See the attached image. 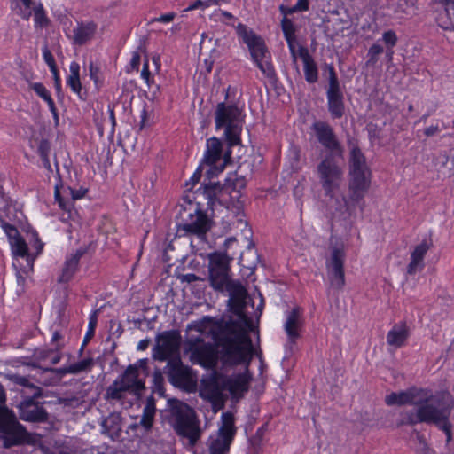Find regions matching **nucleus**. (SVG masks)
I'll list each match as a JSON object with an SVG mask.
<instances>
[{
  "label": "nucleus",
  "mask_w": 454,
  "mask_h": 454,
  "mask_svg": "<svg viewBox=\"0 0 454 454\" xmlns=\"http://www.w3.org/2000/svg\"><path fill=\"white\" fill-rule=\"evenodd\" d=\"M181 337L175 331H166L158 335L153 348V358L160 362L180 357Z\"/></svg>",
  "instance_id": "obj_13"
},
{
  "label": "nucleus",
  "mask_w": 454,
  "mask_h": 454,
  "mask_svg": "<svg viewBox=\"0 0 454 454\" xmlns=\"http://www.w3.org/2000/svg\"><path fill=\"white\" fill-rule=\"evenodd\" d=\"M299 55L304 64V75L306 81L309 83H315L318 79V72L314 59L309 54L307 49L303 47L300 48Z\"/></svg>",
  "instance_id": "obj_29"
},
{
  "label": "nucleus",
  "mask_w": 454,
  "mask_h": 454,
  "mask_svg": "<svg viewBox=\"0 0 454 454\" xmlns=\"http://www.w3.org/2000/svg\"><path fill=\"white\" fill-rule=\"evenodd\" d=\"M202 168H203V164H200L199 166V168H197V170L192 175V176L191 177L190 182L186 183V186H188L190 184L192 185H194L195 184H197L200 181V179L201 177Z\"/></svg>",
  "instance_id": "obj_56"
},
{
  "label": "nucleus",
  "mask_w": 454,
  "mask_h": 454,
  "mask_svg": "<svg viewBox=\"0 0 454 454\" xmlns=\"http://www.w3.org/2000/svg\"><path fill=\"white\" fill-rule=\"evenodd\" d=\"M54 196H55L56 201L59 203V207L61 209H63L64 211H66V213L67 214V218H71L72 217V207H73V205H72L71 202H65L64 201L63 198L60 195L59 189V187L57 185L55 186Z\"/></svg>",
  "instance_id": "obj_44"
},
{
  "label": "nucleus",
  "mask_w": 454,
  "mask_h": 454,
  "mask_svg": "<svg viewBox=\"0 0 454 454\" xmlns=\"http://www.w3.org/2000/svg\"><path fill=\"white\" fill-rule=\"evenodd\" d=\"M196 9H206L204 6V1L203 0H196L192 4H191L187 8L184 9V12H189Z\"/></svg>",
  "instance_id": "obj_60"
},
{
  "label": "nucleus",
  "mask_w": 454,
  "mask_h": 454,
  "mask_svg": "<svg viewBox=\"0 0 454 454\" xmlns=\"http://www.w3.org/2000/svg\"><path fill=\"white\" fill-rule=\"evenodd\" d=\"M54 353V350L53 349H37L35 350V357L37 359V360H45L47 359L48 357L51 356V354Z\"/></svg>",
  "instance_id": "obj_54"
},
{
  "label": "nucleus",
  "mask_w": 454,
  "mask_h": 454,
  "mask_svg": "<svg viewBox=\"0 0 454 454\" xmlns=\"http://www.w3.org/2000/svg\"><path fill=\"white\" fill-rule=\"evenodd\" d=\"M210 228V219L203 212L198 211L195 215H192L190 223L178 224L176 231L180 237L195 235L204 240Z\"/></svg>",
  "instance_id": "obj_18"
},
{
  "label": "nucleus",
  "mask_w": 454,
  "mask_h": 454,
  "mask_svg": "<svg viewBox=\"0 0 454 454\" xmlns=\"http://www.w3.org/2000/svg\"><path fill=\"white\" fill-rule=\"evenodd\" d=\"M222 380V378L216 376L208 380L204 388L207 393L208 398L217 400L221 397L223 391L226 390Z\"/></svg>",
  "instance_id": "obj_32"
},
{
  "label": "nucleus",
  "mask_w": 454,
  "mask_h": 454,
  "mask_svg": "<svg viewBox=\"0 0 454 454\" xmlns=\"http://www.w3.org/2000/svg\"><path fill=\"white\" fill-rule=\"evenodd\" d=\"M145 389V380L140 378L136 366L129 365L123 373L106 387L104 398L110 403H120L128 408L132 406L133 400L140 398Z\"/></svg>",
  "instance_id": "obj_5"
},
{
  "label": "nucleus",
  "mask_w": 454,
  "mask_h": 454,
  "mask_svg": "<svg viewBox=\"0 0 454 454\" xmlns=\"http://www.w3.org/2000/svg\"><path fill=\"white\" fill-rule=\"evenodd\" d=\"M344 259L345 252L342 247H334L332 248L331 257L326 262V268L329 271V278L332 286L340 289L345 285L344 277Z\"/></svg>",
  "instance_id": "obj_19"
},
{
  "label": "nucleus",
  "mask_w": 454,
  "mask_h": 454,
  "mask_svg": "<svg viewBox=\"0 0 454 454\" xmlns=\"http://www.w3.org/2000/svg\"><path fill=\"white\" fill-rule=\"evenodd\" d=\"M215 127L224 129V137L230 147L240 144L244 123L242 110L234 104L219 103L215 113Z\"/></svg>",
  "instance_id": "obj_9"
},
{
  "label": "nucleus",
  "mask_w": 454,
  "mask_h": 454,
  "mask_svg": "<svg viewBox=\"0 0 454 454\" xmlns=\"http://www.w3.org/2000/svg\"><path fill=\"white\" fill-rule=\"evenodd\" d=\"M398 37L396 33L392 30H387L382 34V42L386 46V55L389 59H392L394 55V47L396 45Z\"/></svg>",
  "instance_id": "obj_34"
},
{
  "label": "nucleus",
  "mask_w": 454,
  "mask_h": 454,
  "mask_svg": "<svg viewBox=\"0 0 454 454\" xmlns=\"http://www.w3.org/2000/svg\"><path fill=\"white\" fill-rule=\"evenodd\" d=\"M228 321L215 320L211 317H205L201 322L196 324L193 329L198 332L197 335H189L184 344L185 354L189 355L190 361L192 364L214 370L218 364L219 357L223 364L247 365L253 355V345L249 347L248 356L239 362L225 361L223 356V348L222 338L224 336L225 325Z\"/></svg>",
  "instance_id": "obj_2"
},
{
  "label": "nucleus",
  "mask_w": 454,
  "mask_h": 454,
  "mask_svg": "<svg viewBox=\"0 0 454 454\" xmlns=\"http://www.w3.org/2000/svg\"><path fill=\"white\" fill-rule=\"evenodd\" d=\"M0 433L4 434L3 445L11 448L24 443H30L32 437L21 425L15 413L6 406V395L0 384Z\"/></svg>",
  "instance_id": "obj_8"
},
{
  "label": "nucleus",
  "mask_w": 454,
  "mask_h": 454,
  "mask_svg": "<svg viewBox=\"0 0 454 454\" xmlns=\"http://www.w3.org/2000/svg\"><path fill=\"white\" fill-rule=\"evenodd\" d=\"M34 20L35 26L40 27H44L49 24V20L46 17L42 5L34 8Z\"/></svg>",
  "instance_id": "obj_40"
},
{
  "label": "nucleus",
  "mask_w": 454,
  "mask_h": 454,
  "mask_svg": "<svg viewBox=\"0 0 454 454\" xmlns=\"http://www.w3.org/2000/svg\"><path fill=\"white\" fill-rule=\"evenodd\" d=\"M420 389H409L407 391H401L399 393H391L386 396V403L387 405H403L419 403V395Z\"/></svg>",
  "instance_id": "obj_25"
},
{
  "label": "nucleus",
  "mask_w": 454,
  "mask_h": 454,
  "mask_svg": "<svg viewBox=\"0 0 454 454\" xmlns=\"http://www.w3.org/2000/svg\"><path fill=\"white\" fill-rule=\"evenodd\" d=\"M236 30L239 37L247 44L256 67L266 77L273 78L275 76V70L270 61V53L267 49L264 40L243 24H239Z\"/></svg>",
  "instance_id": "obj_10"
},
{
  "label": "nucleus",
  "mask_w": 454,
  "mask_h": 454,
  "mask_svg": "<svg viewBox=\"0 0 454 454\" xmlns=\"http://www.w3.org/2000/svg\"><path fill=\"white\" fill-rule=\"evenodd\" d=\"M62 348V346L60 344H57L54 348V353H56L52 357H51V364H57L60 362L61 360V355L59 353L60 349Z\"/></svg>",
  "instance_id": "obj_59"
},
{
  "label": "nucleus",
  "mask_w": 454,
  "mask_h": 454,
  "mask_svg": "<svg viewBox=\"0 0 454 454\" xmlns=\"http://www.w3.org/2000/svg\"><path fill=\"white\" fill-rule=\"evenodd\" d=\"M9 241L12 254L15 256L27 257V261H29L27 245L20 234L13 239H10Z\"/></svg>",
  "instance_id": "obj_33"
},
{
  "label": "nucleus",
  "mask_w": 454,
  "mask_h": 454,
  "mask_svg": "<svg viewBox=\"0 0 454 454\" xmlns=\"http://www.w3.org/2000/svg\"><path fill=\"white\" fill-rule=\"evenodd\" d=\"M139 64H140V54L137 51H134L132 58H131L130 65L133 69L137 70L139 67Z\"/></svg>",
  "instance_id": "obj_61"
},
{
  "label": "nucleus",
  "mask_w": 454,
  "mask_h": 454,
  "mask_svg": "<svg viewBox=\"0 0 454 454\" xmlns=\"http://www.w3.org/2000/svg\"><path fill=\"white\" fill-rule=\"evenodd\" d=\"M419 408L423 423L440 425L450 419L454 406L452 397L449 394L433 395L430 391L420 389L419 395Z\"/></svg>",
  "instance_id": "obj_7"
},
{
  "label": "nucleus",
  "mask_w": 454,
  "mask_h": 454,
  "mask_svg": "<svg viewBox=\"0 0 454 454\" xmlns=\"http://www.w3.org/2000/svg\"><path fill=\"white\" fill-rule=\"evenodd\" d=\"M309 0H297L296 4L291 8H286L284 5L279 7L281 12L285 15L292 14L298 12H305L309 10Z\"/></svg>",
  "instance_id": "obj_37"
},
{
  "label": "nucleus",
  "mask_w": 454,
  "mask_h": 454,
  "mask_svg": "<svg viewBox=\"0 0 454 454\" xmlns=\"http://www.w3.org/2000/svg\"><path fill=\"white\" fill-rule=\"evenodd\" d=\"M96 26L93 23L79 25L74 28V40L78 44H83L90 40L95 33Z\"/></svg>",
  "instance_id": "obj_31"
},
{
  "label": "nucleus",
  "mask_w": 454,
  "mask_h": 454,
  "mask_svg": "<svg viewBox=\"0 0 454 454\" xmlns=\"http://www.w3.org/2000/svg\"><path fill=\"white\" fill-rule=\"evenodd\" d=\"M410 335V330L406 323L400 322L395 324L387 333V342L389 346L395 348L403 347Z\"/></svg>",
  "instance_id": "obj_26"
},
{
  "label": "nucleus",
  "mask_w": 454,
  "mask_h": 454,
  "mask_svg": "<svg viewBox=\"0 0 454 454\" xmlns=\"http://www.w3.org/2000/svg\"><path fill=\"white\" fill-rule=\"evenodd\" d=\"M430 248V244L423 241L416 246L411 254V262L407 266V274L414 275L424 269V257Z\"/></svg>",
  "instance_id": "obj_24"
},
{
  "label": "nucleus",
  "mask_w": 454,
  "mask_h": 454,
  "mask_svg": "<svg viewBox=\"0 0 454 454\" xmlns=\"http://www.w3.org/2000/svg\"><path fill=\"white\" fill-rule=\"evenodd\" d=\"M222 154V142L216 137H211L207 139V149L204 153V158L201 164H205L209 167V168L207 170V174L209 177L216 176L218 173L222 172L225 167L226 162L231 158L230 151L224 153L223 160Z\"/></svg>",
  "instance_id": "obj_15"
},
{
  "label": "nucleus",
  "mask_w": 454,
  "mask_h": 454,
  "mask_svg": "<svg viewBox=\"0 0 454 454\" xmlns=\"http://www.w3.org/2000/svg\"><path fill=\"white\" fill-rule=\"evenodd\" d=\"M70 74L67 78V84L71 90L79 96L80 98H83L82 96V83L80 81V65L73 61L69 67Z\"/></svg>",
  "instance_id": "obj_30"
},
{
  "label": "nucleus",
  "mask_w": 454,
  "mask_h": 454,
  "mask_svg": "<svg viewBox=\"0 0 454 454\" xmlns=\"http://www.w3.org/2000/svg\"><path fill=\"white\" fill-rule=\"evenodd\" d=\"M168 380L175 387L187 388L192 384V371L184 365L180 357L170 359L165 367Z\"/></svg>",
  "instance_id": "obj_17"
},
{
  "label": "nucleus",
  "mask_w": 454,
  "mask_h": 454,
  "mask_svg": "<svg viewBox=\"0 0 454 454\" xmlns=\"http://www.w3.org/2000/svg\"><path fill=\"white\" fill-rule=\"evenodd\" d=\"M170 412L176 434L187 438L189 444L194 446L201 436L200 420L194 411L186 403L174 400Z\"/></svg>",
  "instance_id": "obj_11"
},
{
  "label": "nucleus",
  "mask_w": 454,
  "mask_h": 454,
  "mask_svg": "<svg viewBox=\"0 0 454 454\" xmlns=\"http://www.w3.org/2000/svg\"><path fill=\"white\" fill-rule=\"evenodd\" d=\"M281 27L286 40L295 39V28L291 20L284 17L281 20Z\"/></svg>",
  "instance_id": "obj_39"
},
{
  "label": "nucleus",
  "mask_w": 454,
  "mask_h": 454,
  "mask_svg": "<svg viewBox=\"0 0 454 454\" xmlns=\"http://www.w3.org/2000/svg\"><path fill=\"white\" fill-rule=\"evenodd\" d=\"M147 364H148V359L144 358V359H139L133 365L136 366L137 372H139V370H142L144 372H145L147 370Z\"/></svg>",
  "instance_id": "obj_62"
},
{
  "label": "nucleus",
  "mask_w": 454,
  "mask_h": 454,
  "mask_svg": "<svg viewBox=\"0 0 454 454\" xmlns=\"http://www.w3.org/2000/svg\"><path fill=\"white\" fill-rule=\"evenodd\" d=\"M31 89L43 100H48L51 97V93L45 88V86L41 82L32 83L30 85Z\"/></svg>",
  "instance_id": "obj_47"
},
{
  "label": "nucleus",
  "mask_w": 454,
  "mask_h": 454,
  "mask_svg": "<svg viewBox=\"0 0 454 454\" xmlns=\"http://www.w3.org/2000/svg\"><path fill=\"white\" fill-rule=\"evenodd\" d=\"M164 379L160 371H156L153 373V392L158 394L160 397L164 396Z\"/></svg>",
  "instance_id": "obj_42"
},
{
  "label": "nucleus",
  "mask_w": 454,
  "mask_h": 454,
  "mask_svg": "<svg viewBox=\"0 0 454 454\" xmlns=\"http://www.w3.org/2000/svg\"><path fill=\"white\" fill-rule=\"evenodd\" d=\"M403 419L404 420L402 422L403 424L407 423L410 425H415L418 423H423V420H420L421 416L419 414V410L418 407L416 408L415 411H410L405 412L403 415Z\"/></svg>",
  "instance_id": "obj_46"
},
{
  "label": "nucleus",
  "mask_w": 454,
  "mask_h": 454,
  "mask_svg": "<svg viewBox=\"0 0 454 454\" xmlns=\"http://www.w3.org/2000/svg\"><path fill=\"white\" fill-rule=\"evenodd\" d=\"M20 418L28 422H44L48 419V413L38 403L23 399L18 405Z\"/></svg>",
  "instance_id": "obj_20"
},
{
  "label": "nucleus",
  "mask_w": 454,
  "mask_h": 454,
  "mask_svg": "<svg viewBox=\"0 0 454 454\" xmlns=\"http://www.w3.org/2000/svg\"><path fill=\"white\" fill-rule=\"evenodd\" d=\"M236 433L237 428L233 414L231 412H223L221 425L216 434L208 439V453L229 454Z\"/></svg>",
  "instance_id": "obj_12"
},
{
  "label": "nucleus",
  "mask_w": 454,
  "mask_h": 454,
  "mask_svg": "<svg viewBox=\"0 0 454 454\" xmlns=\"http://www.w3.org/2000/svg\"><path fill=\"white\" fill-rule=\"evenodd\" d=\"M0 225L9 239H13L15 238V236H18V234H20L15 226L6 223L3 219H0Z\"/></svg>",
  "instance_id": "obj_49"
},
{
  "label": "nucleus",
  "mask_w": 454,
  "mask_h": 454,
  "mask_svg": "<svg viewBox=\"0 0 454 454\" xmlns=\"http://www.w3.org/2000/svg\"><path fill=\"white\" fill-rule=\"evenodd\" d=\"M5 378L22 388L26 387L30 383L28 377L22 376L18 373H7L5 374Z\"/></svg>",
  "instance_id": "obj_45"
},
{
  "label": "nucleus",
  "mask_w": 454,
  "mask_h": 454,
  "mask_svg": "<svg viewBox=\"0 0 454 454\" xmlns=\"http://www.w3.org/2000/svg\"><path fill=\"white\" fill-rule=\"evenodd\" d=\"M156 411V401L153 395H152L146 398L139 422L131 425L130 428L136 429L141 427H143L145 433L150 432L154 423Z\"/></svg>",
  "instance_id": "obj_21"
},
{
  "label": "nucleus",
  "mask_w": 454,
  "mask_h": 454,
  "mask_svg": "<svg viewBox=\"0 0 454 454\" xmlns=\"http://www.w3.org/2000/svg\"><path fill=\"white\" fill-rule=\"evenodd\" d=\"M384 48L379 43H373L368 50L367 65L374 66L379 61V56L383 53Z\"/></svg>",
  "instance_id": "obj_38"
},
{
  "label": "nucleus",
  "mask_w": 454,
  "mask_h": 454,
  "mask_svg": "<svg viewBox=\"0 0 454 454\" xmlns=\"http://www.w3.org/2000/svg\"><path fill=\"white\" fill-rule=\"evenodd\" d=\"M141 77L145 80L147 85L150 86L153 81L151 80V73L149 71V65L147 59L144 62L143 68L141 71Z\"/></svg>",
  "instance_id": "obj_53"
},
{
  "label": "nucleus",
  "mask_w": 454,
  "mask_h": 454,
  "mask_svg": "<svg viewBox=\"0 0 454 454\" xmlns=\"http://www.w3.org/2000/svg\"><path fill=\"white\" fill-rule=\"evenodd\" d=\"M174 18H175V13L168 12V13L161 15L159 18L153 19V21L168 23V22H171L174 20Z\"/></svg>",
  "instance_id": "obj_57"
},
{
  "label": "nucleus",
  "mask_w": 454,
  "mask_h": 454,
  "mask_svg": "<svg viewBox=\"0 0 454 454\" xmlns=\"http://www.w3.org/2000/svg\"><path fill=\"white\" fill-rule=\"evenodd\" d=\"M38 152L41 158L49 157L50 144L46 140H43L38 147Z\"/></svg>",
  "instance_id": "obj_55"
},
{
  "label": "nucleus",
  "mask_w": 454,
  "mask_h": 454,
  "mask_svg": "<svg viewBox=\"0 0 454 454\" xmlns=\"http://www.w3.org/2000/svg\"><path fill=\"white\" fill-rule=\"evenodd\" d=\"M302 326L301 313L300 308H294L287 312L284 329L290 342H295L300 337V330Z\"/></svg>",
  "instance_id": "obj_22"
},
{
  "label": "nucleus",
  "mask_w": 454,
  "mask_h": 454,
  "mask_svg": "<svg viewBox=\"0 0 454 454\" xmlns=\"http://www.w3.org/2000/svg\"><path fill=\"white\" fill-rule=\"evenodd\" d=\"M439 132V127L437 125L435 126H430L428 128H427L425 130H424V133L427 137H432V136H434L436 133Z\"/></svg>",
  "instance_id": "obj_64"
},
{
  "label": "nucleus",
  "mask_w": 454,
  "mask_h": 454,
  "mask_svg": "<svg viewBox=\"0 0 454 454\" xmlns=\"http://www.w3.org/2000/svg\"><path fill=\"white\" fill-rule=\"evenodd\" d=\"M441 430H442L446 434V442L449 443L452 439V425L450 422L449 419L442 422L440 425L437 426Z\"/></svg>",
  "instance_id": "obj_52"
},
{
  "label": "nucleus",
  "mask_w": 454,
  "mask_h": 454,
  "mask_svg": "<svg viewBox=\"0 0 454 454\" xmlns=\"http://www.w3.org/2000/svg\"><path fill=\"white\" fill-rule=\"evenodd\" d=\"M222 383L224 384L226 390L233 395L243 394L248 389V379L243 373L223 378Z\"/></svg>",
  "instance_id": "obj_27"
},
{
  "label": "nucleus",
  "mask_w": 454,
  "mask_h": 454,
  "mask_svg": "<svg viewBox=\"0 0 454 454\" xmlns=\"http://www.w3.org/2000/svg\"><path fill=\"white\" fill-rule=\"evenodd\" d=\"M230 260L225 253L209 254L208 280L215 291L229 293L228 307L236 319H229L225 325V334L221 340L223 356L225 361L239 362L248 356L251 339L247 329L251 326V321L244 313L247 292L240 282L231 278Z\"/></svg>",
  "instance_id": "obj_1"
},
{
  "label": "nucleus",
  "mask_w": 454,
  "mask_h": 454,
  "mask_svg": "<svg viewBox=\"0 0 454 454\" xmlns=\"http://www.w3.org/2000/svg\"><path fill=\"white\" fill-rule=\"evenodd\" d=\"M349 153V182L348 191L351 192V201L358 203L364 198L371 185V171L365 157L358 145L348 140Z\"/></svg>",
  "instance_id": "obj_6"
},
{
  "label": "nucleus",
  "mask_w": 454,
  "mask_h": 454,
  "mask_svg": "<svg viewBox=\"0 0 454 454\" xmlns=\"http://www.w3.org/2000/svg\"><path fill=\"white\" fill-rule=\"evenodd\" d=\"M416 439L418 441V446L415 449L417 454H435L434 450L429 447L422 434L418 433Z\"/></svg>",
  "instance_id": "obj_41"
},
{
  "label": "nucleus",
  "mask_w": 454,
  "mask_h": 454,
  "mask_svg": "<svg viewBox=\"0 0 454 454\" xmlns=\"http://www.w3.org/2000/svg\"><path fill=\"white\" fill-rule=\"evenodd\" d=\"M20 393L24 399L35 401V399L42 396V388L30 381L26 387L20 390Z\"/></svg>",
  "instance_id": "obj_36"
},
{
  "label": "nucleus",
  "mask_w": 454,
  "mask_h": 454,
  "mask_svg": "<svg viewBox=\"0 0 454 454\" xmlns=\"http://www.w3.org/2000/svg\"><path fill=\"white\" fill-rule=\"evenodd\" d=\"M327 108L333 119H340L345 114L344 95L333 67H329V84L326 90Z\"/></svg>",
  "instance_id": "obj_16"
},
{
  "label": "nucleus",
  "mask_w": 454,
  "mask_h": 454,
  "mask_svg": "<svg viewBox=\"0 0 454 454\" xmlns=\"http://www.w3.org/2000/svg\"><path fill=\"white\" fill-rule=\"evenodd\" d=\"M46 102H47L50 111L53 114L55 120L58 121L59 120L58 111H57V108H56L53 99L51 98H50L48 100H46Z\"/></svg>",
  "instance_id": "obj_63"
},
{
  "label": "nucleus",
  "mask_w": 454,
  "mask_h": 454,
  "mask_svg": "<svg viewBox=\"0 0 454 454\" xmlns=\"http://www.w3.org/2000/svg\"><path fill=\"white\" fill-rule=\"evenodd\" d=\"M93 365L94 359L92 357H88L77 363L69 364V372H71V374L73 375H77L82 372H89L91 371Z\"/></svg>",
  "instance_id": "obj_35"
},
{
  "label": "nucleus",
  "mask_w": 454,
  "mask_h": 454,
  "mask_svg": "<svg viewBox=\"0 0 454 454\" xmlns=\"http://www.w3.org/2000/svg\"><path fill=\"white\" fill-rule=\"evenodd\" d=\"M0 225L9 239H13L15 238V236H18V234H20L15 226L6 223L3 219H0Z\"/></svg>",
  "instance_id": "obj_50"
},
{
  "label": "nucleus",
  "mask_w": 454,
  "mask_h": 454,
  "mask_svg": "<svg viewBox=\"0 0 454 454\" xmlns=\"http://www.w3.org/2000/svg\"><path fill=\"white\" fill-rule=\"evenodd\" d=\"M97 322H98L97 312L94 311L93 314H91L90 317L89 329H88V332L86 333V336H85V339L83 340V343H82V347L80 348V351H79L80 354L82 353L83 348L86 345L87 341L94 335V332H95V328H96V325H97Z\"/></svg>",
  "instance_id": "obj_43"
},
{
  "label": "nucleus",
  "mask_w": 454,
  "mask_h": 454,
  "mask_svg": "<svg viewBox=\"0 0 454 454\" xmlns=\"http://www.w3.org/2000/svg\"><path fill=\"white\" fill-rule=\"evenodd\" d=\"M311 130L317 141L328 151L327 154L342 156L343 146L333 128L326 121H316L311 125Z\"/></svg>",
  "instance_id": "obj_14"
},
{
  "label": "nucleus",
  "mask_w": 454,
  "mask_h": 454,
  "mask_svg": "<svg viewBox=\"0 0 454 454\" xmlns=\"http://www.w3.org/2000/svg\"><path fill=\"white\" fill-rule=\"evenodd\" d=\"M69 365L60 367V368H46L44 369V372H51L54 374V380H59L63 376L66 374H71V372H69Z\"/></svg>",
  "instance_id": "obj_48"
},
{
  "label": "nucleus",
  "mask_w": 454,
  "mask_h": 454,
  "mask_svg": "<svg viewBox=\"0 0 454 454\" xmlns=\"http://www.w3.org/2000/svg\"><path fill=\"white\" fill-rule=\"evenodd\" d=\"M244 187V180L230 176L225 179L224 184L209 183L201 185L195 192L196 199H204L207 207L213 209L217 204L230 210L236 221L232 224L237 227H247V223L243 219V202L240 200V189Z\"/></svg>",
  "instance_id": "obj_4"
},
{
  "label": "nucleus",
  "mask_w": 454,
  "mask_h": 454,
  "mask_svg": "<svg viewBox=\"0 0 454 454\" xmlns=\"http://www.w3.org/2000/svg\"><path fill=\"white\" fill-rule=\"evenodd\" d=\"M338 155L325 154L317 163L315 174L324 191L329 198L328 211L333 221L348 220L356 211L357 201H351V192L346 195L341 192L344 183V169L337 160Z\"/></svg>",
  "instance_id": "obj_3"
},
{
  "label": "nucleus",
  "mask_w": 454,
  "mask_h": 454,
  "mask_svg": "<svg viewBox=\"0 0 454 454\" xmlns=\"http://www.w3.org/2000/svg\"><path fill=\"white\" fill-rule=\"evenodd\" d=\"M82 254L83 252L78 250L67 258L61 270V274L58 278L59 283H67L72 279L77 270L79 261Z\"/></svg>",
  "instance_id": "obj_28"
},
{
  "label": "nucleus",
  "mask_w": 454,
  "mask_h": 454,
  "mask_svg": "<svg viewBox=\"0 0 454 454\" xmlns=\"http://www.w3.org/2000/svg\"><path fill=\"white\" fill-rule=\"evenodd\" d=\"M68 190L70 191V194L74 200L82 199L86 193L85 189L74 190V189L68 187Z\"/></svg>",
  "instance_id": "obj_58"
},
{
  "label": "nucleus",
  "mask_w": 454,
  "mask_h": 454,
  "mask_svg": "<svg viewBox=\"0 0 454 454\" xmlns=\"http://www.w3.org/2000/svg\"><path fill=\"white\" fill-rule=\"evenodd\" d=\"M43 57L46 64L49 66L51 71H55V68H57L55 59L47 46H44L43 49Z\"/></svg>",
  "instance_id": "obj_51"
},
{
  "label": "nucleus",
  "mask_w": 454,
  "mask_h": 454,
  "mask_svg": "<svg viewBox=\"0 0 454 454\" xmlns=\"http://www.w3.org/2000/svg\"><path fill=\"white\" fill-rule=\"evenodd\" d=\"M101 433L112 440H117L121 434L122 417L118 412L110 413L101 424Z\"/></svg>",
  "instance_id": "obj_23"
}]
</instances>
